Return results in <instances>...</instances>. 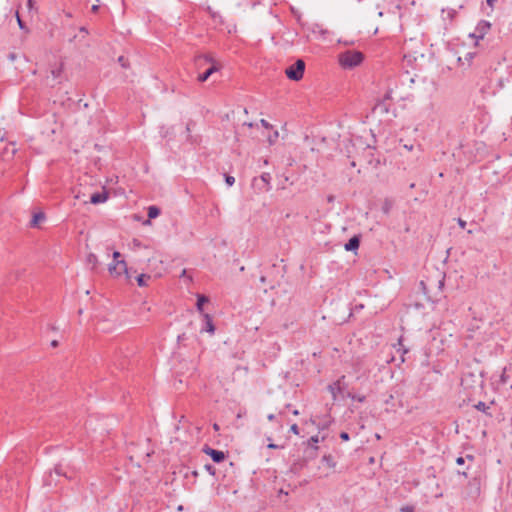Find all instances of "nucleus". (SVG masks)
<instances>
[{
	"label": "nucleus",
	"instance_id": "nucleus-1",
	"mask_svg": "<svg viewBox=\"0 0 512 512\" xmlns=\"http://www.w3.org/2000/svg\"><path fill=\"white\" fill-rule=\"evenodd\" d=\"M194 64L197 70L204 69L203 73H199L197 80L200 83L207 81V79L215 72L221 69V64L216 61L211 54H201L194 58Z\"/></svg>",
	"mask_w": 512,
	"mask_h": 512
},
{
	"label": "nucleus",
	"instance_id": "nucleus-2",
	"mask_svg": "<svg viewBox=\"0 0 512 512\" xmlns=\"http://www.w3.org/2000/svg\"><path fill=\"white\" fill-rule=\"evenodd\" d=\"M364 60V54L357 50H346L338 55V62L344 69L359 66Z\"/></svg>",
	"mask_w": 512,
	"mask_h": 512
},
{
	"label": "nucleus",
	"instance_id": "nucleus-3",
	"mask_svg": "<svg viewBox=\"0 0 512 512\" xmlns=\"http://www.w3.org/2000/svg\"><path fill=\"white\" fill-rule=\"evenodd\" d=\"M305 66V62L302 59H298L295 63L285 69L287 78L293 81L301 80L304 75Z\"/></svg>",
	"mask_w": 512,
	"mask_h": 512
},
{
	"label": "nucleus",
	"instance_id": "nucleus-4",
	"mask_svg": "<svg viewBox=\"0 0 512 512\" xmlns=\"http://www.w3.org/2000/svg\"><path fill=\"white\" fill-rule=\"evenodd\" d=\"M120 256L121 254L118 251L113 253V263L109 265V272L117 276L125 273L127 278H129L127 264L124 260H119Z\"/></svg>",
	"mask_w": 512,
	"mask_h": 512
},
{
	"label": "nucleus",
	"instance_id": "nucleus-5",
	"mask_svg": "<svg viewBox=\"0 0 512 512\" xmlns=\"http://www.w3.org/2000/svg\"><path fill=\"white\" fill-rule=\"evenodd\" d=\"M491 29L490 22L486 20H481L478 22L477 26L475 27V30L473 33L470 34V37L475 38L476 40L483 39L484 36L489 32Z\"/></svg>",
	"mask_w": 512,
	"mask_h": 512
},
{
	"label": "nucleus",
	"instance_id": "nucleus-6",
	"mask_svg": "<svg viewBox=\"0 0 512 512\" xmlns=\"http://www.w3.org/2000/svg\"><path fill=\"white\" fill-rule=\"evenodd\" d=\"M319 436L314 435L310 437L307 441L303 442V445L305 446L304 452L307 454L308 457L314 458L317 454L319 443Z\"/></svg>",
	"mask_w": 512,
	"mask_h": 512
},
{
	"label": "nucleus",
	"instance_id": "nucleus-7",
	"mask_svg": "<svg viewBox=\"0 0 512 512\" xmlns=\"http://www.w3.org/2000/svg\"><path fill=\"white\" fill-rule=\"evenodd\" d=\"M203 452L209 455L215 463H221L226 457L223 451L213 449L207 445L204 446Z\"/></svg>",
	"mask_w": 512,
	"mask_h": 512
},
{
	"label": "nucleus",
	"instance_id": "nucleus-8",
	"mask_svg": "<svg viewBox=\"0 0 512 512\" xmlns=\"http://www.w3.org/2000/svg\"><path fill=\"white\" fill-rule=\"evenodd\" d=\"M204 325L201 328V331H205L213 334L215 332V326L213 324L212 317L208 313H202Z\"/></svg>",
	"mask_w": 512,
	"mask_h": 512
},
{
	"label": "nucleus",
	"instance_id": "nucleus-9",
	"mask_svg": "<svg viewBox=\"0 0 512 512\" xmlns=\"http://www.w3.org/2000/svg\"><path fill=\"white\" fill-rule=\"evenodd\" d=\"M107 199H108L107 192H105V191L102 193L96 192L90 196V203L100 204V203H104Z\"/></svg>",
	"mask_w": 512,
	"mask_h": 512
},
{
	"label": "nucleus",
	"instance_id": "nucleus-10",
	"mask_svg": "<svg viewBox=\"0 0 512 512\" xmlns=\"http://www.w3.org/2000/svg\"><path fill=\"white\" fill-rule=\"evenodd\" d=\"M360 238L359 236H353L349 239V241L345 244V250L347 251H355L359 248Z\"/></svg>",
	"mask_w": 512,
	"mask_h": 512
},
{
	"label": "nucleus",
	"instance_id": "nucleus-11",
	"mask_svg": "<svg viewBox=\"0 0 512 512\" xmlns=\"http://www.w3.org/2000/svg\"><path fill=\"white\" fill-rule=\"evenodd\" d=\"M64 65L63 63H60L58 66L51 69L50 73L53 78V80H58L61 78L63 74Z\"/></svg>",
	"mask_w": 512,
	"mask_h": 512
},
{
	"label": "nucleus",
	"instance_id": "nucleus-12",
	"mask_svg": "<svg viewBox=\"0 0 512 512\" xmlns=\"http://www.w3.org/2000/svg\"><path fill=\"white\" fill-rule=\"evenodd\" d=\"M321 461L326 467L330 469H334L336 467V461L334 457L330 454L324 455Z\"/></svg>",
	"mask_w": 512,
	"mask_h": 512
},
{
	"label": "nucleus",
	"instance_id": "nucleus-13",
	"mask_svg": "<svg viewBox=\"0 0 512 512\" xmlns=\"http://www.w3.org/2000/svg\"><path fill=\"white\" fill-rule=\"evenodd\" d=\"M474 407L478 411H481L484 414H486L487 416L492 417V413L489 411L490 410V406L488 404H486L485 402L479 401L477 404H475Z\"/></svg>",
	"mask_w": 512,
	"mask_h": 512
},
{
	"label": "nucleus",
	"instance_id": "nucleus-14",
	"mask_svg": "<svg viewBox=\"0 0 512 512\" xmlns=\"http://www.w3.org/2000/svg\"><path fill=\"white\" fill-rule=\"evenodd\" d=\"M45 220V214L43 212H38L33 215V218L30 222L31 227H37L41 221Z\"/></svg>",
	"mask_w": 512,
	"mask_h": 512
},
{
	"label": "nucleus",
	"instance_id": "nucleus-15",
	"mask_svg": "<svg viewBox=\"0 0 512 512\" xmlns=\"http://www.w3.org/2000/svg\"><path fill=\"white\" fill-rule=\"evenodd\" d=\"M151 279V276L148 275V274H140L137 276L136 280H137V284L138 286L140 287H144L147 285V280H150Z\"/></svg>",
	"mask_w": 512,
	"mask_h": 512
},
{
	"label": "nucleus",
	"instance_id": "nucleus-16",
	"mask_svg": "<svg viewBox=\"0 0 512 512\" xmlns=\"http://www.w3.org/2000/svg\"><path fill=\"white\" fill-rule=\"evenodd\" d=\"M208 301H209V299L206 296L199 295L198 298H197V303H196L197 310L202 313L203 312V305L205 303H207Z\"/></svg>",
	"mask_w": 512,
	"mask_h": 512
},
{
	"label": "nucleus",
	"instance_id": "nucleus-17",
	"mask_svg": "<svg viewBox=\"0 0 512 512\" xmlns=\"http://www.w3.org/2000/svg\"><path fill=\"white\" fill-rule=\"evenodd\" d=\"M160 214V209L157 206H150L148 208V218L154 219Z\"/></svg>",
	"mask_w": 512,
	"mask_h": 512
},
{
	"label": "nucleus",
	"instance_id": "nucleus-18",
	"mask_svg": "<svg viewBox=\"0 0 512 512\" xmlns=\"http://www.w3.org/2000/svg\"><path fill=\"white\" fill-rule=\"evenodd\" d=\"M261 181L265 183L266 185V191H269L271 189V186H270V180H271V176L269 173H263L260 177Z\"/></svg>",
	"mask_w": 512,
	"mask_h": 512
},
{
	"label": "nucleus",
	"instance_id": "nucleus-19",
	"mask_svg": "<svg viewBox=\"0 0 512 512\" xmlns=\"http://www.w3.org/2000/svg\"><path fill=\"white\" fill-rule=\"evenodd\" d=\"M97 256L93 253H90L88 256H87V263L89 265H91V269H94L97 265Z\"/></svg>",
	"mask_w": 512,
	"mask_h": 512
},
{
	"label": "nucleus",
	"instance_id": "nucleus-20",
	"mask_svg": "<svg viewBox=\"0 0 512 512\" xmlns=\"http://www.w3.org/2000/svg\"><path fill=\"white\" fill-rule=\"evenodd\" d=\"M348 397H350L352 400H356L360 403H363L366 400V397L364 395H355V394L349 393Z\"/></svg>",
	"mask_w": 512,
	"mask_h": 512
},
{
	"label": "nucleus",
	"instance_id": "nucleus-21",
	"mask_svg": "<svg viewBox=\"0 0 512 512\" xmlns=\"http://www.w3.org/2000/svg\"><path fill=\"white\" fill-rule=\"evenodd\" d=\"M118 63L123 67V68H128L130 66L129 64V61L126 57L124 56H119L118 57Z\"/></svg>",
	"mask_w": 512,
	"mask_h": 512
},
{
	"label": "nucleus",
	"instance_id": "nucleus-22",
	"mask_svg": "<svg viewBox=\"0 0 512 512\" xmlns=\"http://www.w3.org/2000/svg\"><path fill=\"white\" fill-rule=\"evenodd\" d=\"M225 182L228 186H233L235 183V178L231 175H225Z\"/></svg>",
	"mask_w": 512,
	"mask_h": 512
},
{
	"label": "nucleus",
	"instance_id": "nucleus-23",
	"mask_svg": "<svg viewBox=\"0 0 512 512\" xmlns=\"http://www.w3.org/2000/svg\"><path fill=\"white\" fill-rule=\"evenodd\" d=\"M204 468H205V470H206L209 474H211V475H215V467H214L213 465H211V464H206V465L204 466Z\"/></svg>",
	"mask_w": 512,
	"mask_h": 512
},
{
	"label": "nucleus",
	"instance_id": "nucleus-24",
	"mask_svg": "<svg viewBox=\"0 0 512 512\" xmlns=\"http://www.w3.org/2000/svg\"><path fill=\"white\" fill-rule=\"evenodd\" d=\"M392 99V89H388L383 96V101Z\"/></svg>",
	"mask_w": 512,
	"mask_h": 512
},
{
	"label": "nucleus",
	"instance_id": "nucleus-25",
	"mask_svg": "<svg viewBox=\"0 0 512 512\" xmlns=\"http://www.w3.org/2000/svg\"><path fill=\"white\" fill-rule=\"evenodd\" d=\"M290 431L292 433H294L295 435H299L300 431H299V427L297 424H292L291 427H290Z\"/></svg>",
	"mask_w": 512,
	"mask_h": 512
},
{
	"label": "nucleus",
	"instance_id": "nucleus-26",
	"mask_svg": "<svg viewBox=\"0 0 512 512\" xmlns=\"http://www.w3.org/2000/svg\"><path fill=\"white\" fill-rule=\"evenodd\" d=\"M53 471L58 476L64 475L61 465H56Z\"/></svg>",
	"mask_w": 512,
	"mask_h": 512
},
{
	"label": "nucleus",
	"instance_id": "nucleus-27",
	"mask_svg": "<svg viewBox=\"0 0 512 512\" xmlns=\"http://www.w3.org/2000/svg\"><path fill=\"white\" fill-rule=\"evenodd\" d=\"M400 512H414V507L409 505L403 506L401 507Z\"/></svg>",
	"mask_w": 512,
	"mask_h": 512
},
{
	"label": "nucleus",
	"instance_id": "nucleus-28",
	"mask_svg": "<svg viewBox=\"0 0 512 512\" xmlns=\"http://www.w3.org/2000/svg\"><path fill=\"white\" fill-rule=\"evenodd\" d=\"M340 438L343 441H348L350 439V436H349V434L347 432H341L340 433Z\"/></svg>",
	"mask_w": 512,
	"mask_h": 512
},
{
	"label": "nucleus",
	"instance_id": "nucleus-29",
	"mask_svg": "<svg viewBox=\"0 0 512 512\" xmlns=\"http://www.w3.org/2000/svg\"><path fill=\"white\" fill-rule=\"evenodd\" d=\"M17 22H18V25H19L20 29H22V30L25 29V24L22 21V19L20 18L18 13H17Z\"/></svg>",
	"mask_w": 512,
	"mask_h": 512
},
{
	"label": "nucleus",
	"instance_id": "nucleus-30",
	"mask_svg": "<svg viewBox=\"0 0 512 512\" xmlns=\"http://www.w3.org/2000/svg\"><path fill=\"white\" fill-rule=\"evenodd\" d=\"M260 123H261V125H262L263 127L267 128V129H269V128H271V127H272V126H271V124H270L268 121H266L265 119H261V120H260Z\"/></svg>",
	"mask_w": 512,
	"mask_h": 512
},
{
	"label": "nucleus",
	"instance_id": "nucleus-31",
	"mask_svg": "<svg viewBox=\"0 0 512 512\" xmlns=\"http://www.w3.org/2000/svg\"><path fill=\"white\" fill-rule=\"evenodd\" d=\"M132 244H133V247H135V248L142 247V244H141L140 240H138V239H133Z\"/></svg>",
	"mask_w": 512,
	"mask_h": 512
},
{
	"label": "nucleus",
	"instance_id": "nucleus-32",
	"mask_svg": "<svg viewBox=\"0 0 512 512\" xmlns=\"http://www.w3.org/2000/svg\"><path fill=\"white\" fill-rule=\"evenodd\" d=\"M399 346L401 347L399 350H402L403 354H406L409 351L408 348L403 347L402 338L399 339Z\"/></svg>",
	"mask_w": 512,
	"mask_h": 512
},
{
	"label": "nucleus",
	"instance_id": "nucleus-33",
	"mask_svg": "<svg viewBox=\"0 0 512 512\" xmlns=\"http://www.w3.org/2000/svg\"><path fill=\"white\" fill-rule=\"evenodd\" d=\"M267 447H268L269 449H279V448H283V446H280V445H277V444H274V443H269V444L267 445Z\"/></svg>",
	"mask_w": 512,
	"mask_h": 512
},
{
	"label": "nucleus",
	"instance_id": "nucleus-34",
	"mask_svg": "<svg viewBox=\"0 0 512 512\" xmlns=\"http://www.w3.org/2000/svg\"><path fill=\"white\" fill-rule=\"evenodd\" d=\"M458 225L464 229L466 227V221H464L463 219L461 218H458Z\"/></svg>",
	"mask_w": 512,
	"mask_h": 512
},
{
	"label": "nucleus",
	"instance_id": "nucleus-35",
	"mask_svg": "<svg viewBox=\"0 0 512 512\" xmlns=\"http://www.w3.org/2000/svg\"><path fill=\"white\" fill-rule=\"evenodd\" d=\"M403 148H405L408 151H412L413 148H414V145L413 144H409V145L408 144H404Z\"/></svg>",
	"mask_w": 512,
	"mask_h": 512
},
{
	"label": "nucleus",
	"instance_id": "nucleus-36",
	"mask_svg": "<svg viewBox=\"0 0 512 512\" xmlns=\"http://www.w3.org/2000/svg\"><path fill=\"white\" fill-rule=\"evenodd\" d=\"M464 462H465V460H464V458H463V457H458V458L456 459V463H457L458 465H463V464H464Z\"/></svg>",
	"mask_w": 512,
	"mask_h": 512
},
{
	"label": "nucleus",
	"instance_id": "nucleus-37",
	"mask_svg": "<svg viewBox=\"0 0 512 512\" xmlns=\"http://www.w3.org/2000/svg\"><path fill=\"white\" fill-rule=\"evenodd\" d=\"M497 0H487V5L490 6L491 8L494 7V3L496 2Z\"/></svg>",
	"mask_w": 512,
	"mask_h": 512
},
{
	"label": "nucleus",
	"instance_id": "nucleus-38",
	"mask_svg": "<svg viewBox=\"0 0 512 512\" xmlns=\"http://www.w3.org/2000/svg\"><path fill=\"white\" fill-rule=\"evenodd\" d=\"M212 427L215 432H218L220 430V426L217 423H214Z\"/></svg>",
	"mask_w": 512,
	"mask_h": 512
},
{
	"label": "nucleus",
	"instance_id": "nucleus-39",
	"mask_svg": "<svg viewBox=\"0 0 512 512\" xmlns=\"http://www.w3.org/2000/svg\"><path fill=\"white\" fill-rule=\"evenodd\" d=\"M267 418H268V420H269V421H274V420H275V418H276V416H275L274 414H269V415L267 416Z\"/></svg>",
	"mask_w": 512,
	"mask_h": 512
},
{
	"label": "nucleus",
	"instance_id": "nucleus-40",
	"mask_svg": "<svg viewBox=\"0 0 512 512\" xmlns=\"http://www.w3.org/2000/svg\"><path fill=\"white\" fill-rule=\"evenodd\" d=\"M98 9H99V6H98V5H93V6H92V8H91V10H92L94 13H96V12L98 11Z\"/></svg>",
	"mask_w": 512,
	"mask_h": 512
},
{
	"label": "nucleus",
	"instance_id": "nucleus-41",
	"mask_svg": "<svg viewBox=\"0 0 512 512\" xmlns=\"http://www.w3.org/2000/svg\"><path fill=\"white\" fill-rule=\"evenodd\" d=\"M438 283H439V288L441 289L444 285V277L441 280H439Z\"/></svg>",
	"mask_w": 512,
	"mask_h": 512
},
{
	"label": "nucleus",
	"instance_id": "nucleus-42",
	"mask_svg": "<svg viewBox=\"0 0 512 512\" xmlns=\"http://www.w3.org/2000/svg\"><path fill=\"white\" fill-rule=\"evenodd\" d=\"M51 346H52V347H57V346H58V341H57V340H53V341L51 342Z\"/></svg>",
	"mask_w": 512,
	"mask_h": 512
},
{
	"label": "nucleus",
	"instance_id": "nucleus-43",
	"mask_svg": "<svg viewBox=\"0 0 512 512\" xmlns=\"http://www.w3.org/2000/svg\"><path fill=\"white\" fill-rule=\"evenodd\" d=\"M15 57H16V56H15V54H14V53L9 54V59H10V60H12V61H13V60H15Z\"/></svg>",
	"mask_w": 512,
	"mask_h": 512
},
{
	"label": "nucleus",
	"instance_id": "nucleus-44",
	"mask_svg": "<svg viewBox=\"0 0 512 512\" xmlns=\"http://www.w3.org/2000/svg\"><path fill=\"white\" fill-rule=\"evenodd\" d=\"M260 281H261L262 283H266V277H265V276H261V277H260Z\"/></svg>",
	"mask_w": 512,
	"mask_h": 512
},
{
	"label": "nucleus",
	"instance_id": "nucleus-45",
	"mask_svg": "<svg viewBox=\"0 0 512 512\" xmlns=\"http://www.w3.org/2000/svg\"><path fill=\"white\" fill-rule=\"evenodd\" d=\"M293 415L297 416L299 414V411L297 409L293 410Z\"/></svg>",
	"mask_w": 512,
	"mask_h": 512
},
{
	"label": "nucleus",
	"instance_id": "nucleus-46",
	"mask_svg": "<svg viewBox=\"0 0 512 512\" xmlns=\"http://www.w3.org/2000/svg\"><path fill=\"white\" fill-rule=\"evenodd\" d=\"M192 475H193L194 477H197V476H198V472H197V471H193V472H192Z\"/></svg>",
	"mask_w": 512,
	"mask_h": 512
},
{
	"label": "nucleus",
	"instance_id": "nucleus-47",
	"mask_svg": "<svg viewBox=\"0 0 512 512\" xmlns=\"http://www.w3.org/2000/svg\"><path fill=\"white\" fill-rule=\"evenodd\" d=\"M467 458H468L469 460H473V459H474V457H473L472 455H467Z\"/></svg>",
	"mask_w": 512,
	"mask_h": 512
},
{
	"label": "nucleus",
	"instance_id": "nucleus-48",
	"mask_svg": "<svg viewBox=\"0 0 512 512\" xmlns=\"http://www.w3.org/2000/svg\"><path fill=\"white\" fill-rule=\"evenodd\" d=\"M32 0H28V5L31 6Z\"/></svg>",
	"mask_w": 512,
	"mask_h": 512
},
{
	"label": "nucleus",
	"instance_id": "nucleus-49",
	"mask_svg": "<svg viewBox=\"0 0 512 512\" xmlns=\"http://www.w3.org/2000/svg\"><path fill=\"white\" fill-rule=\"evenodd\" d=\"M414 187H415V184H414V183H412V184L410 185V188H414Z\"/></svg>",
	"mask_w": 512,
	"mask_h": 512
}]
</instances>
